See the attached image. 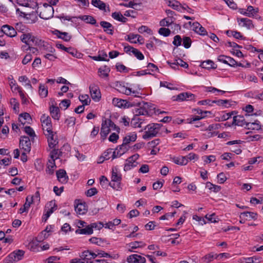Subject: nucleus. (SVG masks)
Listing matches in <instances>:
<instances>
[{
	"label": "nucleus",
	"mask_w": 263,
	"mask_h": 263,
	"mask_svg": "<svg viewBox=\"0 0 263 263\" xmlns=\"http://www.w3.org/2000/svg\"><path fill=\"white\" fill-rule=\"evenodd\" d=\"M56 167L55 161L53 159H49L47 163L46 173L49 174H52Z\"/></svg>",
	"instance_id": "obj_36"
},
{
	"label": "nucleus",
	"mask_w": 263,
	"mask_h": 263,
	"mask_svg": "<svg viewBox=\"0 0 263 263\" xmlns=\"http://www.w3.org/2000/svg\"><path fill=\"white\" fill-rule=\"evenodd\" d=\"M121 222L119 219H115L112 221H109L104 224V227L109 229H112L115 226L119 225Z\"/></svg>",
	"instance_id": "obj_45"
},
{
	"label": "nucleus",
	"mask_w": 263,
	"mask_h": 263,
	"mask_svg": "<svg viewBox=\"0 0 263 263\" xmlns=\"http://www.w3.org/2000/svg\"><path fill=\"white\" fill-rule=\"evenodd\" d=\"M145 246V244L142 241H134L129 243L127 245L128 251L133 252L134 249L142 248Z\"/></svg>",
	"instance_id": "obj_31"
},
{
	"label": "nucleus",
	"mask_w": 263,
	"mask_h": 263,
	"mask_svg": "<svg viewBox=\"0 0 263 263\" xmlns=\"http://www.w3.org/2000/svg\"><path fill=\"white\" fill-rule=\"evenodd\" d=\"M1 31L10 37H14L16 34V30L13 27L8 25H3L1 28Z\"/></svg>",
	"instance_id": "obj_20"
},
{
	"label": "nucleus",
	"mask_w": 263,
	"mask_h": 263,
	"mask_svg": "<svg viewBox=\"0 0 263 263\" xmlns=\"http://www.w3.org/2000/svg\"><path fill=\"white\" fill-rule=\"evenodd\" d=\"M145 130L142 138L144 139H148L157 136L163 132H168L167 129L163 127L161 124L150 123L146 125L144 128Z\"/></svg>",
	"instance_id": "obj_1"
},
{
	"label": "nucleus",
	"mask_w": 263,
	"mask_h": 263,
	"mask_svg": "<svg viewBox=\"0 0 263 263\" xmlns=\"http://www.w3.org/2000/svg\"><path fill=\"white\" fill-rule=\"evenodd\" d=\"M110 71V68L106 65H104L98 69V75L101 78L107 79L108 77Z\"/></svg>",
	"instance_id": "obj_24"
},
{
	"label": "nucleus",
	"mask_w": 263,
	"mask_h": 263,
	"mask_svg": "<svg viewBox=\"0 0 263 263\" xmlns=\"http://www.w3.org/2000/svg\"><path fill=\"white\" fill-rule=\"evenodd\" d=\"M237 22L239 26L241 27H246L248 29H251L254 27L252 20L246 17L238 18Z\"/></svg>",
	"instance_id": "obj_18"
},
{
	"label": "nucleus",
	"mask_w": 263,
	"mask_h": 263,
	"mask_svg": "<svg viewBox=\"0 0 263 263\" xmlns=\"http://www.w3.org/2000/svg\"><path fill=\"white\" fill-rule=\"evenodd\" d=\"M77 203L76 202L75 203L76 205L74 206L75 211L78 215H84L85 214L87 211L85 204L84 203L79 202V201Z\"/></svg>",
	"instance_id": "obj_25"
},
{
	"label": "nucleus",
	"mask_w": 263,
	"mask_h": 263,
	"mask_svg": "<svg viewBox=\"0 0 263 263\" xmlns=\"http://www.w3.org/2000/svg\"><path fill=\"white\" fill-rule=\"evenodd\" d=\"M189 25L192 27V29L197 33L204 35L206 33V31L198 22H194L192 23L191 22L189 23Z\"/></svg>",
	"instance_id": "obj_17"
},
{
	"label": "nucleus",
	"mask_w": 263,
	"mask_h": 263,
	"mask_svg": "<svg viewBox=\"0 0 263 263\" xmlns=\"http://www.w3.org/2000/svg\"><path fill=\"white\" fill-rule=\"evenodd\" d=\"M49 134L47 133H45L44 134L47 138L49 146L51 148H54L58 143V136L56 133H54L52 130L49 132Z\"/></svg>",
	"instance_id": "obj_10"
},
{
	"label": "nucleus",
	"mask_w": 263,
	"mask_h": 263,
	"mask_svg": "<svg viewBox=\"0 0 263 263\" xmlns=\"http://www.w3.org/2000/svg\"><path fill=\"white\" fill-rule=\"evenodd\" d=\"M137 138V134L135 132L130 133L127 135L123 139V142L126 146L130 142H135Z\"/></svg>",
	"instance_id": "obj_32"
},
{
	"label": "nucleus",
	"mask_w": 263,
	"mask_h": 263,
	"mask_svg": "<svg viewBox=\"0 0 263 263\" xmlns=\"http://www.w3.org/2000/svg\"><path fill=\"white\" fill-rule=\"evenodd\" d=\"M39 93L42 98H45L48 95V90L44 85L40 84L39 86Z\"/></svg>",
	"instance_id": "obj_52"
},
{
	"label": "nucleus",
	"mask_w": 263,
	"mask_h": 263,
	"mask_svg": "<svg viewBox=\"0 0 263 263\" xmlns=\"http://www.w3.org/2000/svg\"><path fill=\"white\" fill-rule=\"evenodd\" d=\"M205 218L211 222L216 223L218 221V218L216 216L215 214H206Z\"/></svg>",
	"instance_id": "obj_61"
},
{
	"label": "nucleus",
	"mask_w": 263,
	"mask_h": 263,
	"mask_svg": "<svg viewBox=\"0 0 263 263\" xmlns=\"http://www.w3.org/2000/svg\"><path fill=\"white\" fill-rule=\"evenodd\" d=\"M91 4L96 7L99 8L100 10H105L106 5L104 3L100 0H92Z\"/></svg>",
	"instance_id": "obj_49"
},
{
	"label": "nucleus",
	"mask_w": 263,
	"mask_h": 263,
	"mask_svg": "<svg viewBox=\"0 0 263 263\" xmlns=\"http://www.w3.org/2000/svg\"><path fill=\"white\" fill-rule=\"evenodd\" d=\"M29 200L32 203H39L40 201V194L39 191H36L33 196H29Z\"/></svg>",
	"instance_id": "obj_55"
},
{
	"label": "nucleus",
	"mask_w": 263,
	"mask_h": 263,
	"mask_svg": "<svg viewBox=\"0 0 263 263\" xmlns=\"http://www.w3.org/2000/svg\"><path fill=\"white\" fill-rule=\"evenodd\" d=\"M248 16L250 17H254L259 12L258 8H254L252 6H249L247 9Z\"/></svg>",
	"instance_id": "obj_42"
},
{
	"label": "nucleus",
	"mask_w": 263,
	"mask_h": 263,
	"mask_svg": "<svg viewBox=\"0 0 263 263\" xmlns=\"http://www.w3.org/2000/svg\"><path fill=\"white\" fill-rule=\"evenodd\" d=\"M113 154L114 151L113 149L109 148L106 150L103 154V157L104 159L108 160L110 159V158H112L113 159Z\"/></svg>",
	"instance_id": "obj_58"
},
{
	"label": "nucleus",
	"mask_w": 263,
	"mask_h": 263,
	"mask_svg": "<svg viewBox=\"0 0 263 263\" xmlns=\"http://www.w3.org/2000/svg\"><path fill=\"white\" fill-rule=\"evenodd\" d=\"M113 125V123L109 120H106L102 124L100 135L103 139H105L107 135L109 134L110 129V126Z\"/></svg>",
	"instance_id": "obj_13"
},
{
	"label": "nucleus",
	"mask_w": 263,
	"mask_h": 263,
	"mask_svg": "<svg viewBox=\"0 0 263 263\" xmlns=\"http://www.w3.org/2000/svg\"><path fill=\"white\" fill-rule=\"evenodd\" d=\"M112 104L118 107H129L130 106L128 104V102L124 100L115 98L112 99Z\"/></svg>",
	"instance_id": "obj_30"
},
{
	"label": "nucleus",
	"mask_w": 263,
	"mask_h": 263,
	"mask_svg": "<svg viewBox=\"0 0 263 263\" xmlns=\"http://www.w3.org/2000/svg\"><path fill=\"white\" fill-rule=\"evenodd\" d=\"M243 142V141L238 140H233V141H228L226 144L228 145H236L235 146H232L230 150L235 153L237 155H239L241 153L242 150L241 148V146L240 145V144H241Z\"/></svg>",
	"instance_id": "obj_14"
},
{
	"label": "nucleus",
	"mask_w": 263,
	"mask_h": 263,
	"mask_svg": "<svg viewBox=\"0 0 263 263\" xmlns=\"http://www.w3.org/2000/svg\"><path fill=\"white\" fill-rule=\"evenodd\" d=\"M47 208L48 210L46 212L49 215H51L57 209V205L55 203V201L54 200L50 201L47 204Z\"/></svg>",
	"instance_id": "obj_43"
},
{
	"label": "nucleus",
	"mask_w": 263,
	"mask_h": 263,
	"mask_svg": "<svg viewBox=\"0 0 263 263\" xmlns=\"http://www.w3.org/2000/svg\"><path fill=\"white\" fill-rule=\"evenodd\" d=\"M194 98V95L190 92H182L177 96V100L179 101L191 100Z\"/></svg>",
	"instance_id": "obj_35"
},
{
	"label": "nucleus",
	"mask_w": 263,
	"mask_h": 263,
	"mask_svg": "<svg viewBox=\"0 0 263 263\" xmlns=\"http://www.w3.org/2000/svg\"><path fill=\"white\" fill-rule=\"evenodd\" d=\"M78 18L82 21L86 22L87 23L90 24H95L96 23V20L90 15H81Z\"/></svg>",
	"instance_id": "obj_44"
},
{
	"label": "nucleus",
	"mask_w": 263,
	"mask_h": 263,
	"mask_svg": "<svg viewBox=\"0 0 263 263\" xmlns=\"http://www.w3.org/2000/svg\"><path fill=\"white\" fill-rule=\"evenodd\" d=\"M166 4L168 6L172 8L173 9L179 11L181 7V4L179 2L176 0H165Z\"/></svg>",
	"instance_id": "obj_39"
},
{
	"label": "nucleus",
	"mask_w": 263,
	"mask_h": 263,
	"mask_svg": "<svg viewBox=\"0 0 263 263\" xmlns=\"http://www.w3.org/2000/svg\"><path fill=\"white\" fill-rule=\"evenodd\" d=\"M8 79L10 81V83H9L10 87L11 88V90L13 92H14L16 91H18L21 89V88L20 86H18V85L16 83V81L13 79L12 77V78H9Z\"/></svg>",
	"instance_id": "obj_47"
},
{
	"label": "nucleus",
	"mask_w": 263,
	"mask_h": 263,
	"mask_svg": "<svg viewBox=\"0 0 263 263\" xmlns=\"http://www.w3.org/2000/svg\"><path fill=\"white\" fill-rule=\"evenodd\" d=\"M139 158V155L135 154L127 159L126 163L124 164V170L127 171L132 169L133 167H136L138 162L136 161Z\"/></svg>",
	"instance_id": "obj_8"
},
{
	"label": "nucleus",
	"mask_w": 263,
	"mask_h": 263,
	"mask_svg": "<svg viewBox=\"0 0 263 263\" xmlns=\"http://www.w3.org/2000/svg\"><path fill=\"white\" fill-rule=\"evenodd\" d=\"M41 121L44 133H47V134H49V131L52 130L51 120L49 116L43 114L41 117Z\"/></svg>",
	"instance_id": "obj_7"
},
{
	"label": "nucleus",
	"mask_w": 263,
	"mask_h": 263,
	"mask_svg": "<svg viewBox=\"0 0 263 263\" xmlns=\"http://www.w3.org/2000/svg\"><path fill=\"white\" fill-rule=\"evenodd\" d=\"M65 51L71 54L73 57L79 58L78 54L80 55V53H78L76 49L71 47L65 48Z\"/></svg>",
	"instance_id": "obj_60"
},
{
	"label": "nucleus",
	"mask_w": 263,
	"mask_h": 263,
	"mask_svg": "<svg viewBox=\"0 0 263 263\" xmlns=\"http://www.w3.org/2000/svg\"><path fill=\"white\" fill-rule=\"evenodd\" d=\"M38 47L41 48V49L44 51V54L46 53H55V49L52 47L48 43L44 42L43 41V43L41 44V45H39Z\"/></svg>",
	"instance_id": "obj_34"
},
{
	"label": "nucleus",
	"mask_w": 263,
	"mask_h": 263,
	"mask_svg": "<svg viewBox=\"0 0 263 263\" xmlns=\"http://www.w3.org/2000/svg\"><path fill=\"white\" fill-rule=\"evenodd\" d=\"M128 263H145L146 259L144 257L138 254H132L127 257Z\"/></svg>",
	"instance_id": "obj_19"
},
{
	"label": "nucleus",
	"mask_w": 263,
	"mask_h": 263,
	"mask_svg": "<svg viewBox=\"0 0 263 263\" xmlns=\"http://www.w3.org/2000/svg\"><path fill=\"white\" fill-rule=\"evenodd\" d=\"M214 103L216 104L219 106H222L224 107H229L230 105L229 101L227 100H214Z\"/></svg>",
	"instance_id": "obj_54"
},
{
	"label": "nucleus",
	"mask_w": 263,
	"mask_h": 263,
	"mask_svg": "<svg viewBox=\"0 0 263 263\" xmlns=\"http://www.w3.org/2000/svg\"><path fill=\"white\" fill-rule=\"evenodd\" d=\"M21 40L24 43L29 46L41 45L43 41L34 36L31 33H23L20 36Z\"/></svg>",
	"instance_id": "obj_3"
},
{
	"label": "nucleus",
	"mask_w": 263,
	"mask_h": 263,
	"mask_svg": "<svg viewBox=\"0 0 263 263\" xmlns=\"http://www.w3.org/2000/svg\"><path fill=\"white\" fill-rule=\"evenodd\" d=\"M24 253L25 252L24 251L18 250L16 251L13 252L9 255L10 257L13 259L14 262H15L21 260L24 255Z\"/></svg>",
	"instance_id": "obj_29"
},
{
	"label": "nucleus",
	"mask_w": 263,
	"mask_h": 263,
	"mask_svg": "<svg viewBox=\"0 0 263 263\" xmlns=\"http://www.w3.org/2000/svg\"><path fill=\"white\" fill-rule=\"evenodd\" d=\"M112 17L117 21L125 23L127 21V18L124 17L120 12H114L111 14Z\"/></svg>",
	"instance_id": "obj_50"
},
{
	"label": "nucleus",
	"mask_w": 263,
	"mask_h": 263,
	"mask_svg": "<svg viewBox=\"0 0 263 263\" xmlns=\"http://www.w3.org/2000/svg\"><path fill=\"white\" fill-rule=\"evenodd\" d=\"M30 196H28L26 198V202L23 205V207L21 208L19 210V213L22 214L24 212H28L30 205L32 203L29 200Z\"/></svg>",
	"instance_id": "obj_40"
},
{
	"label": "nucleus",
	"mask_w": 263,
	"mask_h": 263,
	"mask_svg": "<svg viewBox=\"0 0 263 263\" xmlns=\"http://www.w3.org/2000/svg\"><path fill=\"white\" fill-rule=\"evenodd\" d=\"M159 33L164 36H168L171 34V31L168 28L162 27L159 29Z\"/></svg>",
	"instance_id": "obj_64"
},
{
	"label": "nucleus",
	"mask_w": 263,
	"mask_h": 263,
	"mask_svg": "<svg viewBox=\"0 0 263 263\" xmlns=\"http://www.w3.org/2000/svg\"><path fill=\"white\" fill-rule=\"evenodd\" d=\"M21 15L28 21L29 23H34L37 20V12L32 11L31 12L21 11Z\"/></svg>",
	"instance_id": "obj_12"
},
{
	"label": "nucleus",
	"mask_w": 263,
	"mask_h": 263,
	"mask_svg": "<svg viewBox=\"0 0 263 263\" xmlns=\"http://www.w3.org/2000/svg\"><path fill=\"white\" fill-rule=\"evenodd\" d=\"M179 65L181 67H183V68H186L188 67V64L184 61H183V60H182L181 59H177V60H176L175 62L173 63H171V66L173 68H175L173 65Z\"/></svg>",
	"instance_id": "obj_53"
},
{
	"label": "nucleus",
	"mask_w": 263,
	"mask_h": 263,
	"mask_svg": "<svg viewBox=\"0 0 263 263\" xmlns=\"http://www.w3.org/2000/svg\"><path fill=\"white\" fill-rule=\"evenodd\" d=\"M49 111L52 118L55 120H59L61 117L60 110L58 106L52 105L49 107Z\"/></svg>",
	"instance_id": "obj_23"
},
{
	"label": "nucleus",
	"mask_w": 263,
	"mask_h": 263,
	"mask_svg": "<svg viewBox=\"0 0 263 263\" xmlns=\"http://www.w3.org/2000/svg\"><path fill=\"white\" fill-rule=\"evenodd\" d=\"M206 187L209 190H211V191H213L215 193L218 192L221 189L220 186L213 184L210 182H208L206 183Z\"/></svg>",
	"instance_id": "obj_51"
},
{
	"label": "nucleus",
	"mask_w": 263,
	"mask_h": 263,
	"mask_svg": "<svg viewBox=\"0 0 263 263\" xmlns=\"http://www.w3.org/2000/svg\"><path fill=\"white\" fill-rule=\"evenodd\" d=\"M89 241L93 244L101 245L103 242L102 239L100 238L92 237L89 239Z\"/></svg>",
	"instance_id": "obj_63"
},
{
	"label": "nucleus",
	"mask_w": 263,
	"mask_h": 263,
	"mask_svg": "<svg viewBox=\"0 0 263 263\" xmlns=\"http://www.w3.org/2000/svg\"><path fill=\"white\" fill-rule=\"evenodd\" d=\"M53 34L55 35L58 38L63 40L66 42H68L71 39V36L68 33L66 32H61L58 30L53 31Z\"/></svg>",
	"instance_id": "obj_26"
},
{
	"label": "nucleus",
	"mask_w": 263,
	"mask_h": 263,
	"mask_svg": "<svg viewBox=\"0 0 263 263\" xmlns=\"http://www.w3.org/2000/svg\"><path fill=\"white\" fill-rule=\"evenodd\" d=\"M79 99L83 105H89L91 101L88 95H80L79 97Z\"/></svg>",
	"instance_id": "obj_48"
},
{
	"label": "nucleus",
	"mask_w": 263,
	"mask_h": 263,
	"mask_svg": "<svg viewBox=\"0 0 263 263\" xmlns=\"http://www.w3.org/2000/svg\"><path fill=\"white\" fill-rule=\"evenodd\" d=\"M80 257L82 258L84 261L85 260H91L90 251L89 250H86L82 252L80 254Z\"/></svg>",
	"instance_id": "obj_56"
},
{
	"label": "nucleus",
	"mask_w": 263,
	"mask_h": 263,
	"mask_svg": "<svg viewBox=\"0 0 263 263\" xmlns=\"http://www.w3.org/2000/svg\"><path fill=\"white\" fill-rule=\"evenodd\" d=\"M20 147L27 153L31 151V142L30 138L27 136H22L20 140Z\"/></svg>",
	"instance_id": "obj_11"
},
{
	"label": "nucleus",
	"mask_w": 263,
	"mask_h": 263,
	"mask_svg": "<svg viewBox=\"0 0 263 263\" xmlns=\"http://www.w3.org/2000/svg\"><path fill=\"white\" fill-rule=\"evenodd\" d=\"M144 120L140 117L138 115L134 116L130 122L131 126L134 128L140 127Z\"/></svg>",
	"instance_id": "obj_27"
},
{
	"label": "nucleus",
	"mask_w": 263,
	"mask_h": 263,
	"mask_svg": "<svg viewBox=\"0 0 263 263\" xmlns=\"http://www.w3.org/2000/svg\"><path fill=\"white\" fill-rule=\"evenodd\" d=\"M214 62L211 60L204 61L201 64L202 67L206 69L214 68Z\"/></svg>",
	"instance_id": "obj_57"
},
{
	"label": "nucleus",
	"mask_w": 263,
	"mask_h": 263,
	"mask_svg": "<svg viewBox=\"0 0 263 263\" xmlns=\"http://www.w3.org/2000/svg\"><path fill=\"white\" fill-rule=\"evenodd\" d=\"M100 25L103 28L104 31L106 33L110 35L113 34L114 27L110 23L106 21H101Z\"/></svg>",
	"instance_id": "obj_28"
},
{
	"label": "nucleus",
	"mask_w": 263,
	"mask_h": 263,
	"mask_svg": "<svg viewBox=\"0 0 263 263\" xmlns=\"http://www.w3.org/2000/svg\"><path fill=\"white\" fill-rule=\"evenodd\" d=\"M53 148V149L50 153V159H53L54 161H55L56 159L60 158L62 155V152L58 149Z\"/></svg>",
	"instance_id": "obj_46"
},
{
	"label": "nucleus",
	"mask_w": 263,
	"mask_h": 263,
	"mask_svg": "<svg viewBox=\"0 0 263 263\" xmlns=\"http://www.w3.org/2000/svg\"><path fill=\"white\" fill-rule=\"evenodd\" d=\"M218 60L220 62L227 64L232 67H235L237 64V62L234 59L224 55L218 56Z\"/></svg>",
	"instance_id": "obj_16"
},
{
	"label": "nucleus",
	"mask_w": 263,
	"mask_h": 263,
	"mask_svg": "<svg viewBox=\"0 0 263 263\" xmlns=\"http://www.w3.org/2000/svg\"><path fill=\"white\" fill-rule=\"evenodd\" d=\"M128 151V146L123 143L118 146L115 149H113V159L120 157Z\"/></svg>",
	"instance_id": "obj_15"
},
{
	"label": "nucleus",
	"mask_w": 263,
	"mask_h": 263,
	"mask_svg": "<svg viewBox=\"0 0 263 263\" xmlns=\"http://www.w3.org/2000/svg\"><path fill=\"white\" fill-rule=\"evenodd\" d=\"M233 124L240 126L246 125L249 128H252L253 129H258L260 128V125L258 123H247L244 117L240 115L233 117Z\"/></svg>",
	"instance_id": "obj_5"
},
{
	"label": "nucleus",
	"mask_w": 263,
	"mask_h": 263,
	"mask_svg": "<svg viewBox=\"0 0 263 263\" xmlns=\"http://www.w3.org/2000/svg\"><path fill=\"white\" fill-rule=\"evenodd\" d=\"M239 218L244 221L255 220L257 218V214L251 212H245L240 213Z\"/></svg>",
	"instance_id": "obj_21"
},
{
	"label": "nucleus",
	"mask_w": 263,
	"mask_h": 263,
	"mask_svg": "<svg viewBox=\"0 0 263 263\" xmlns=\"http://www.w3.org/2000/svg\"><path fill=\"white\" fill-rule=\"evenodd\" d=\"M132 53L139 60L144 59V55L141 52L137 49H133Z\"/></svg>",
	"instance_id": "obj_62"
},
{
	"label": "nucleus",
	"mask_w": 263,
	"mask_h": 263,
	"mask_svg": "<svg viewBox=\"0 0 263 263\" xmlns=\"http://www.w3.org/2000/svg\"><path fill=\"white\" fill-rule=\"evenodd\" d=\"M89 90L92 99L95 102L99 101L101 98L99 87L95 84H91L89 86Z\"/></svg>",
	"instance_id": "obj_9"
},
{
	"label": "nucleus",
	"mask_w": 263,
	"mask_h": 263,
	"mask_svg": "<svg viewBox=\"0 0 263 263\" xmlns=\"http://www.w3.org/2000/svg\"><path fill=\"white\" fill-rule=\"evenodd\" d=\"M217 254H214L213 253H210L208 255H206L204 257H203V259L204 262L206 263H209L212 261L214 259H217V258L216 257Z\"/></svg>",
	"instance_id": "obj_59"
},
{
	"label": "nucleus",
	"mask_w": 263,
	"mask_h": 263,
	"mask_svg": "<svg viewBox=\"0 0 263 263\" xmlns=\"http://www.w3.org/2000/svg\"><path fill=\"white\" fill-rule=\"evenodd\" d=\"M175 21V17H167L164 19H162L160 22V25L162 27L169 26L172 24Z\"/></svg>",
	"instance_id": "obj_41"
},
{
	"label": "nucleus",
	"mask_w": 263,
	"mask_h": 263,
	"mask_svg": "<svg viewBox=\"0 0 263 263\" xmlns=\"http://www.w3.org/2000/svg\"><path fill=\"white\" fill-rule=\"evenodd\" d=\"M172 161L175 164L180 165H185L188 163L187 158L186 156H178L172 158Z\"/></svg>",
	"instance_id": "obj_33"
},
{
	"label": "nucleus",
	"mask_w": 263,
	"mask_h": 263,
	"mask_svg": "<svg viewBox=\"0 0 263 263\" xmlns=\"http://www.w3.org/2000/svg\"><path fill=\"white\" fill-rule=\"evenodd\" d=\"M116 89L120 93L129 96L133 95L135 97H139L141 95L140 88L134 89L133 88L126 86L124 83L118 82L116 84Z\"/></svg>",
	"instance_id": "obj_4"
},
{
	"label": "nucleus",
	"mask_w": 263,
	"mask_h": 263,
	"mask_svg": "<svg viewBox=\"0 0 263 263\" xmlns=\"http://www.w3.org/2000/svg\"><path fill=\"white\" fill-rule=\"evenodd\" d=\"M57 179L58 181L62 183H66L68 180V177L67 175L65 170L60 169L56 173Z\"/></svg>",
	"instance_id": "obj_22"
},
{
	"label": "nucleus",
	"mask_w": 263,
	"mask_h": 263,
	"mask_svg": "<svg viewBox=\"0 0 263 263\" xmlns=\"http://www.w3.org/2000/svg\"><path fill=\"white\" fill-rule=\"evenodd\" d=\"M93 230H92L90 224L87 226L85 228L78 229L76 230V233L79 234L90 235L93 233Z\"/></svg>",
	"instance_id": "obj_38"
},
{
	"label": "nucleus",
	"mask_w": 263,
	"mask_h": 263,
	"mask_svg": "<svg viewBox=\"0 0 263 263\" xmlns=\"http://www.w3.org/2000/svg\"><path fill=\"white\" fill-rule=\"evenodd\" d=\"M247 96L253 99L263 101V92H259L258 91H251L248 92Z\"/></svg>",
	"instance_id": "obj_37"
},
{
	"label": "nucleus",
	"mask_w": 263,
	"mask_h": 263,
	"mask_svg": "<svg viewBox=\"0 0 263 263\" xmlns=\"http://www.w3.org/2000/svg\"><path fill=\"white\" fill-rule=\"evenodd\" d=\"M122 180V175L117 167L112 168L111 172V181L109 182V185L114 189L116 190H121L122 187L121 182Z\"/></svg>",
	"instance_id": "obj_2"
},
{
	"label": "nucleus",
	"mask_w": 263,
	"mask_h": 263,
	"mask_svg": "<svg viewBox=\"0 0 263 263\" xmlns=\"http://www.w3.org/2000/svg\"><path fill=\"white\" fill-rule=\"evenodd\" d=\"M40 17L44 20H48L51 18L54 13V10L51 5L44 3L43 6L38 8Z\"/></svg>",
	"instance_id": "obj_6"
}]
</instances>
